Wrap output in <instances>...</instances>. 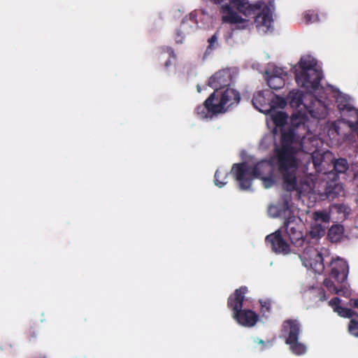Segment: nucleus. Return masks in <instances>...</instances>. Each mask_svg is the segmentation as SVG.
<instances>
[{"instance_id": "obj_1", "label": "nucleus", "mask_w": 358, "mask_h": 358, "mask_svg": "<svg viewBox=\"0 0 358 358\" xmlns=\"http://www.w3.org/2000/svg\"><path fill=\"white\" fill-rule=\"evenodd\" d=\"M294 129L282 133L281 145L275 149L273 160L278 171L282 178V187L288 192L297 189L296 152L292 145L295 138Z\"/></svg>"}, {"instance_id": "obj_2", "label": "nucleus", "mask_w": 358, "mask_h": 358, "mask_svg": "<svg viewBox=\"0 0 358 358\" xmlns=\"http://www.w3.org/2000/svg\"><path fill=\"white\" fill-rule=\"evenodd\" d=\"M273 166L268 160L257 162L252 168L247 163L234 164L231 168V173L238 182L240 189H249L254 178H261L273 175Z\"/></svg>"}, {"instance_id": "obj_3", "label": "nucleus", "mask_w": 358, "mask_h": 358, "mask_svg": "<svg viewBox=\"0 0 358 358\" xmlns=\"http://www.w3.org/2000/svg\"><path fill=\"white\" fill-rule=\"evenodd\" d=\"M248 292L246 286H241L227 299V307L232 312L233 319L240 325L245 327H254L258 321L259 316L253 310L243 308L245 294Z\"/></svg>"}, {"instance_id": "obj_4", "label": "nucleus", "mask_w": 358, "mask_h": 358, "mask_svg": "<svg viewBox=\"0 0 358 358\" xmlns=\"http://www.w3.org/2000/svg\"><path fill=\"white\" fill-rule=\"evenodd\" d=\"M230 3L246 17L259 12L255 18L256 27L259 29H262L266 33L272 28L273 22L272 12L268 6H264L262 9L263 5L262 1L250 3L248 0H230Z\"/></svg>"}, {"instance_id": "obj_5", "label": "nucleus", "mask_w": 358, "mask_h": 358, "mask_svg": "<svg viewBox=\"0 0 358 358\" xmlns=\"http://www.w3.org/2000/svg\"><path fill=\"white\" fill-rule=\"evenodd\" d=\"M329 278L324 280V285L333 294L345 296V287L335 285L332 280L338 284L343 283L348 278L349 268L348 263L341 258L333 259L328 266Z\"/></svg>"}, {"instance_id": "obj_6", "label": "nucleus", "mask_w": 358, "mask_h": 358, "mask_svg": "<svg viewBox=\"0 0 358 358\" xmlns=\"http://www.w3.org/2000/svg\"><path fill=\"white\" fill-rule=\"evenodd\" d=\"M220 114L236 107L241 101V94L236 89H217L210 94Z\"/></svg>"}, {"instance_id": "obj_7", "label": "nucleus", "mask_w": 358, "mask_h": 358, "mask_svg": "<svg viewBox=\"0 0 358 358\" xmlns=\"http://www.w3.org/2000/svg\"><path fill=\"white\" fill-rule=\"evenodd\" d=\"M323 78L322 72L318 69H309L306 71H295V80L301 87L305 89L306 92H315L320 85V81Z\"/></svg>"}, {"instance_id": "obj_8", "label": "nucleus", "mask_w": 358, "mask_h": 358, "mask_svg": "<svg viewBox=\"0 0 358 358\" xmlns=\"http://www.w3.org/2000/svg\"><path fill=\"white\" fill-rule=\"evenodd\" d=\"M302 227L301 221L298 220L295 216H289L284 222L282 228L285 229L291 243L295 247H302L306 242V237L301 231Z\"/></svg>"}, {"instance_id": "obj_9", "label": "nucleus", "mask_w": 358, "mask_h": 358, "mask_svg": "<svg viewBox=\"0 0 358 358\" xmlns=\"http://www.w3.org/2000/svg\"><path fill=\"white\" fill-rule=\"evenodd\" d=\"M302 257L305 261L306 266L309 265L315 273L320 274L324 271V258L317 250L306 248Z\"/></svg>"}, {"instance_id": "obj_10", "label": "nucleus", "mask_w": 358, "mask_h": 358, "mask_svg": "<svg viewBox=\"0 0 358 358\" xmlns=\"http://www.w3.org/2000/svg\"><path fill=\"white\" fill-rule=\"evenodd\" d=\"M265 241L271 243L272 250L276 254L287 255L291 252L289 245L282 238L281 229L266 236Z\"/></svg>"}, {"instance_id": "obj_11", "label": "nucleus", "mask_w": 358, "mask_h": 358, "mask_svg": "<svg viewBox=\"0 0 358 358\" xmlns=\"http://www.w3.org/2000/svg\"><path fill=\"white\" fill-rule=\"evenodd\" d=\"M231 80L232 75L230 69H222L217 71L209 78L208 85L214 90L225 89L230 87Z\"/></svg>"}, {"instance_id": "obj_12", "label": "nucleus", "mask_w": 358, "mask_h": 358, "mask_svg": "<svg viewBox=\"0 0 358 358\" xmlns=\"http://www.w3.org/2000/svg\"><path fill=\"white\" fill-rule=\"evenodd\" d=\"M281 331L285 338V343L296 341L301 333V324L297 320H286L282 323Z\"/></svg>"}, {"instance_id": "obj_13", "label": "nucleus", "mask_w": 358, "mask_h": 358, "mask_svg": "<svg viewBox=\"0 0 358 358\" xmlns=\"http://www.w3.org/2000/svg\"><path fill=\"white\" fill-rule=\"evenodd\" d=\"M197 27V21L196 15L190 13L185 16L180 24L179 29L177 31L176 41L177 43H182L185 35L190 34Z\"/></svg>"}, {"instance_id": "obj_14", "label": "nucleus", "mask_w": 358, "mask_h": 358, "mask_svg": "<svg viewBox=\"0 0 358 358\" xmlns=\"http://www.w3.org/2000/svg\"><path fill=\"white\" fill-rule=\"evenodd\" d=\"M195 113L201 119H206L210 116L212 117L213 115L220 114L211 95L205 100L202 105H199L196 108Z\"/></svg>"}, {"instance_id": "obj_15", "label": "nucleus", "mask_w": 358, "mask_h": 358, "mask_svg": "<svg viewBox=\"0 0 358 358\" xmlns=\"http://www.w3.org/2000/svg\"><path fill=\"white\" fill-rule=\"evenodd\" d=\"M338 109L345 116V120L348 126L353 130H358V110L351 106L349 103H338Z\"/></svg>"}, {"instance_id": "obj_16", "label": "nucleus", "mask_w": 358, "mask_h": 358, "mask_svg": "<svg viewBox=\"0 0 358 358\" xmlns=\"http://www.w3.org/2000/svg\"><path fill=\"white\" fill-rule=\"evenodd\" d=\"M221 13L223 14L222 18L224 22L238 24L244 21V20L233 10L229 4L222 5Z\"/></svg>"}, {"instance_id": "obj_17", "label": "nucleus", "mask_w": 358, "mask_h": 358, "mask_svg": "<svg viewBox=\"0 0 358 358\" xmlns=\"http://www.w3.org/2000/svg\"><path fill=\"white\" fill-rule=\"evenodd\" d=\"M266 80L268 85L273 90H279L285 86V80L282 76H269V71H266Z\"/></svg>"}, {"instance_id": "obj_18", "label": "nucleus", "mask_w": 358, "mask_h": 358, "mask_svg": "<svg viewBox=\"0 0 358 358\" xmlns=\"http://www.w3.org/2000/svg\"><path fill=\"white\" fill-rule=\"evenodd\" d=\"M303 93L299 90H292L287 95V101L292 108H299L303 105Z\"/></svg>"}, {"instance_id": "obj_19", "label": "nucleus", "mask_w": 358, "mask_h": 358, "mask_svg": "<svg viewBox=\"0 0 358 358\" xmlns=\"http://www.w3.org/2000/svg\"><path fill=\"white\" fill-rule=\"evenodd\" d=\"M282 202L278 210V215H288L292 216V206L290 205L291 202V195L290 194H284L282 196Z\"/></svg>"}, {"instance_id": "obj_20", "label": "nucleus", "mask_w": 358, "mask_h": 358, "mask_svg": "<svg viewBox=\"0 0 358 358\" xmlns=\"http://www.w3.org/2000/svg\"><path fill=\"white\" fill-rule=\"evenodd\" d=\"M299 70L306 71L309 69H317V61L310 55L303 56L299 62Z\"/></svg>"}, {"instance_id": "obj_21", "label": "nucleus", "mask_w": 358, "mask_h": 358, "mask_svg": "<svg viewBox=\"0 0 358 358\" xmlns=\"http://www.w3.org/2000/svg\"><path fill=\"white\" fill-rule=\"evenodd\" d=\"M343 233L341 225H333L328 231V236L331 242H337L341 240Z\"/></svg>"}, {"instance_id": "obj_22", "label": "nucleus", "mask_w": 358, "mask_h": 358, "mask_svg": "<svg viewBox=\"0 0 358 358\" xmlns=\"http://www.w3.org/2000/svg\"><path fill=\"white\" fill-rule=\"evenodd\" d=\"M218 38L219 31H217L211 37L208 39V45L204 52V57L211 54L213 50L219 47Z\"/></svg>"}, {"instance_id": "obj_23", "label": "nucleus", "mask_w": 358, "mask_h": 358, "mask_svg": "<svg viewBox=\"0 0 358 358\" xmlns=\"http://www.w3.org/2000/svg\"><path fill=\"white\" fill-rule=\"evenodd\" d=\"M271 119L276 127H283L287 123V115L285 112L278 111L271 115Z\"/></svg>"}, {"instance_id": "obj_24", "label": "nucleus", "mask_w": 358, "mask_h": 358, "mask_svg": "<svg viewBox=\"0 0 358 358\" xmlns=\"http://www.w3.org/2000/svg\"><path fill=\"white\" fill-rule=\"evenodd\" d=\"M286 344L289 345L290 350L294 355H301L306 351V345L303 343L299 342V339H296V341Z\"/></svg>"}, {"instance_id": "obj_25", "label": "nucleus", "mask_w": 358, "mask_h": 358, "mask_svg": "<svg viewBox=\"0 0 358 358\" xmlns=\"http://www.w3.org/2000/svg\"><path fill=\"white\" fill-rule=\"evenodd\" d=\"M311 238H319L323 236L325 234V229L321 224L315 223L309 232Z\"/></svg>"}, {"instance_id": "obj_26", "label": "nucleus", "mask_w": 358, "mask_h": 358, "mask_svg": "<svg viewBox=\"0 0 358 358\" xmlns=\"http://www.w3.org/2000/svg\"><path fill=\"white\" fill-rule=\"evenodd\" d=\"M334 169L338 173H343L348 169V163L345 159L340 158L335 161Z\"/></svg>"}, {"instance_id": "obj_27", "label": "nucleus", "mask_w": 358, "mask_h": 358, "mask_svg": "<svg viewBox=\"0 0 358 358\" xmlns=\"http://www.w3.org/2000/svg\"><path fill=\"white\" fill-rule=\"evenodd\" d=\"M348 332L351 336L358 338V315L350 320L348 324Z\"/></svg>"}, {"instance_id": "obj_28", "label": "nucleus", "mask_w": 358, "mask_h": 358, "mask_svg": "<svg viewBox=\"0 0 358 358\" xmlns=\"http://www.w3.org/2000/svg\"><path fill=\"white\" fill-rule=\"evenodd\" d=\"M38 328L36 324H30L26 330V336L31 342L34 341L38 335Z\"/></svg>"}, {"instance_id": "obj_29", "label": "nucleus", "mask_w": 358, "mask_h": 358, "mask_svg": "<svg viewBox=\"0 0 358 358\" xmlns=\"http://www.w3.org/2000/svg\"><path fill=\"white\" fill-rule=\"evenodd\" d=\"M336 313L343 317L350 319L354 318L358 315V313L355 310L342 306L336 311Z\"/></svg>"}, {"instance_id": "obj_30", "label": "nucleus", "mask_w": 358, "mask_h": 358, "mask_svg": "<svg viewBox=\"0 0 358 358\" xmlns=\"http://www.w3.org/2000/svg\"><path fill=\"white\" fill-rule=\"evenodd\" d=\"M261 313L263 316L267 317L271 311V301L270 299H260Z\"/></svg>"}, {"instance_id": "obj_31", "label": "nucleus", "mask_w": 358, "mask_h": 358, "mask_svg": "<svg viewBox=\"0 0 358 358\" xmlns=\"http://www.w3.org/2000/svg\"><path fill=\"white\" fill-rule=\"evenodd\" d=\"M313 215L316 222L321 221L324 223H328L330 220V215L326 211H317L314 213Z\"/></svg>"}, {"instance_id": "obj_32", "label": "nucleus", "mask_w": 358, "mask_h": 358, "mask_svg": "<svg viewBox=\"0 0 358 358\" xmlns=\"http://www.w3.org/2000/svg\"><path fill=\"white\" fill-rule=\"evenodd\" d=\"M304 117L301 114H294L291 118V123L294 127H305Z\"/></svg>"}, {"instance_id": "obj_33", "label": "nucleus", "mask_w": 358, "mask_h": 358, "mask_svg": "<svg viewBox=\"0 0 358 358\" xmlns=\"http://www.w3.org/2000/svg\"><path fill=\"white\" fill-rule=\"evenodd\" d=\"M227 174L226 173L222 172L220 170H217L215 173V179L214 182L215 185L218 186L219 187H223L227 182L226 181H222L221 178H226Z\"/></svg>"}, {"instance_id": "obj_34", "label": "nucleus", "mask_w": 358, "mask_h": 358, "mask_svg": "<svg viewBox=\"0 0 358 358\" xmlns=\"http://www.w3.org/2000/svg\"><path fill=\"white\" fill-rule=\"evenodd\" d=\"M264 96H263L262 92H258L255 94H254L252 102L253 106L258 108L259 106H262V102H264Z\"/></svg>"}, {"instance_id": "obj_35", "label": "nucleus", "mask_w": 358, "mask_h": 358, "mask_svg": "<svg viewBox=\"0 0 358 358\" xmlns=\"http://www.w3.org/2000/svg\"><path fill=\"white\" fill-rule=\"evenodd\" d=\"M336 189L341 190V187L339 185H336L334 188H331L330 186H328L325 192L327 198L334 199L335 197H336L338 194H339V192Z\"/></svg>"}, {"instance_id": "obj_36", "label": "nucleus", "mask_w": 358, "mask_h": 358, "mask_svg": "<svg viewBox=\"0 0 358 358\" xmlns=\"http://www.w3.org/2000/svg\"><path fill=\"white\" fill-rule=\"evenodd\" d=\"M303 18L306 24H310L317 21L318 20V16L317 14L314 13V12L308 10L304 13Z\"/></svg>"}, {"instance_id": "obj_37", "label": "nucleus", "mask_w": 358, "mask_h": 358, "mask_svg": "<svg viewBox=\"0 0 358 358\" xmlns=\"http://www.w3.org/2000/svg\"><path fill=\"white\" fill-rule=\"evenodd\" d=\"M304 106L306 108L307 111L311 117L316 119H321L322 117V114L320 113L317 109H315L312 105L308 106L304 104Z\"/></svg>"}, {"instance_id": "obj_38", "label": "nucleus", "mask_w": 358, "mask_h": 358, "mask_svg": "<svg viewBox=\"0 0 358 358\" xmlns=\"http://www.w3.org/2000/svg\"><path fill=\"white\" fill-rule=\"evenodd\" d=\"M260 179L262 180L263 185L265 188H270L275 183V180L272 177V175L262 177Z\"/></svg>"}, {"instance_id": "obj_39", "label": "nucleus", "mask_w": 358, "mask_h": 358, "mask_svg": "<svg viewBox=\"0 0 358 358\" xmlns=\"http://www.w3.org/2000/svg\"><path fill=\"white\" fill-rule=\"evenodd\" d=\"M269 76H282L283 78H285L287 76V73L285 72L283 69L279 67H274L271 72L269 71Z\"/></svg>"}, {"instance_id": "obj_40", "label": "nucleus", "mask_w": 358, "mask_h": 358, "mask_svg": "<svg viewBox=\"0 0 358 358\" xmlns=\"http://www.w3.org/2000/svg\"><path fill=\"white\" fill-rule=\"evenodd\" d=\"M329 303L333 308L335 312H336L341 307L340 305L341 299L338 297H334L329 301Z\"/></svg>"}, {"instance_id": "obj_41", "label": "nucleus", "mask_w": 358, "mask_h": 358, "mask_svg": "<svg viewBox=\"0 0 358 358\" xmlns=\"http://www.w3.org/2000/svg\"><path fill=\"white\" fill-rule=\"evenodd\" d=\"M1 350H5L8 355L14 354L13 345L8 342H5L1 347Z\"/></svg>"}, {"instance_id": "obj_42", "label": "nucleus", "mask_w": 358, "mask_h": 358, "mask_svg": "<svg viewBox=\"0 0 358 358\" xmlns=\"http://www.w3.org/2000/svg\"><path fill=\"white\" fill-rule=\"evenodd\" d=\"M318 294H319V296L320 298V300L325 301L327 299L326 293H325V291L323 289H320Z\"/></svg>"}, {"instance_id": "obj_43", "label": "nucleus", "mask_w": 358, "mask_h": 358, "mask_svg": "<svg viewBox=\"0 0 358 358\" xmlns=\"http://www.w3.org/2000/svg\"><path fill=\"white\" fill-rule=\"evenodd\" d=\"M350 306L358 309V299H351Z\"/></svg>"}, {"instance_id": "obj_44", "label": "nucleus", "mask_w": 358, "mask_h": 358, "mask_svg": "<svg viewBox=\"0 0 358 358\" xmlns=\"http://www.w3.org/2000/svg\"><path fill=\"white\" fill-rule=\"evenodd\" d=\"M257 342L258 344L261 345H262V348H261V350H264L266 348V343L264 341L262 340V339H257Z\"/></svg>"}, {"instance_id": "obj_45", "label": "nucleus", "mask_w": 358, "mask_h": 358, "mask_svg": "<svg viewBox=\"0 0 358 358\" xmlns=\"http://www.w3.org/2000/svg\"><path fill=\"white\" fill-rule=\"evenodd\" d=\"M211 2L215 4L220 3L223 0H210Z\"/></svg>"}, {"instance_id": "obj_46", "label": "nucleus", "mask_w": 358, "mask_h": 358, "mask_svg": "<svg viewBox=\"0 0 358 358\" xmlns=\"http://www.w3.org/2000/svg\"><path fill=\"white\" fill-rule=\"evenodd\" d=\"M313 164H314V166L316 167L318 164H320V163L315 160L314 158H313Z\"/></svg>"}, {"instance_id": "obj_47", "label": "nucleus", "mask_w": 358, "mask_h": 358, "mask_svg": "<svg viewBox=\"0 0 358 358\" xmlns=\"http://www.w3.org/2000/svg\"><path fill=\"white\" fill-rule=\"evenodd\" d=\"M315 103H317L319 105H321V101H318V100H315L314 103H313V104H315Z\"/></svg>"}, {"instance_id": "obj_48", "label": "nucleus", "mask_w": 358, "mask_h": 358, "mask_svg": "<svg viewBox=\"0 0 358 358\" xmlns=\"http://www.w3.org/2000/svg\"><path fill=\"white\" fill-rule=\"evenodd\" d=\"M306 140V138L304 136H303V138H301V145L303 146V144L304 143V141Z\"/></svg>"}, {"instance_id": "obj_49", "label": "nucleus", "mask_w": 358, "mask_h": 358, "mask_svg": "<svg viewBox=\"0 0 358 358\" xmlns=\"http://www.w3.org/2000/svg\"><path fill=\"white\" fill-rule=\"evenodd\" d=\"M197 90L199 92L201 91V87L199 85H197Z\"/></svg>"}, {"instance_id": "obj_50", "label": "nucleus", "mask_w": 358, "mask_h": 358, "mask_svg": "<svg viewBox=\"0 0 358 358\" xmlns=\"http://www.w3.org/2000/svg\"><path fill=\"white\" fill-rule=\"evenodd\" d=\"M165 64H166V66H168V64H169V62H168V61H167V62H166Z\"/></svg>"}, {"instance_id": "obj_51", "label": "nucleus", "mask_w": 358, "mask_h": 358, "mask_svg": "<svg viewBox=\"0 0 358 358\" xmlns=\"http://www.w3.org/2000/svg\"><path fill=\"white\" fill-rule=\"evenodd\" d=\"M267 344L270 345V341H267Z\"/></svg>"}, {"instance_id": "obj_52", "label": "nucleus", "mask_w": 358, "mask_h": 358, "mask_svg": "<svg viewBox=\"0 0 358 358\" xmlns=\"http://www.w3.org/2000/svg\"><path fill=\"white\" fill-rule=\"evenodd\" d=\"M43 358H45V357H43Z\"/></svg>"}]
</instances>
